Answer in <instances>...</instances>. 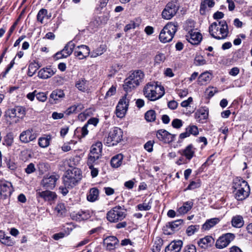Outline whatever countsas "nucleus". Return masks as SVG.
<instances>
[{
  "label": "nucleus",
  "mask_w": 252,
  "mask_h": 252,
  "mask_svg": "<svg viewBox=\"0 0 252 252\" xmlns=\"http://www.w3.org/2000/svg\"><path fill=\"white\" fill-rule=\"evenodd\" d=\"M143 94L148 100L154 101L161 98L165 94V90L158 82H150L145 86Z\"/></svg>",
  "instance_id": "obj_1"
},
{
  "label": "nucleus",
  "mask_w": 252,
  "mask_h": 252,
  "mask_svg": "<svg viewBox=\"0 0 252 252\" xmlns=\"http://www.w3.org/2000/svg\"><path fill=\"white\" fill-rule=\"evenodd\" d=\"M209 32L215 39H224L228 34L227 24L224 20L214 22L209 26Z\"/></svg>",
  "instance_id": "obj_2"
},
{
  "label": "nucleus",
  "mask_w": 252,
  "mask_h": 252,
  "mask_svg": "<svg viewBox=\"0 0 252 252\" xmlns=\"http://www.w3.org/2000/svg\"><path fill=\"white\" fill-rule=\"evenodd\" d=\"M144 77V73L140 70H136L130 72L127 77L125 80L123 88L126 92H130L132 90L140 85Z\"/></svg>",
  "instance_id": "obj_3"
},
{
  "label": "nucleus",
  "mask_w": 252,
  "mask_h": 252,
  "mask_svg": "<svg viewBox=\"0 0 252 252\" xmlns=\"http://www.w3.org/2000/svg\"><path fill=\"white\" fill-rule=\"evenodd\" d=\"M233 187L237 200H243L249 196L250 189L246 181L242 179H236L234 181Z\"/></svg>",
  "instance_id": "obj_4"
},
{
  "label": "nucleus",
  "mask_w": 252,
  "mask_h": 252,
  "mask_svg": "<svg viewBox=\"0 0 252 252\" xmlns=\"http://www.w3.org/2000/svg\"><path fill=\"white\" fill-rule=\"evenodd\" d=\"M82 178L81 171L77 168L67 170L63 176V185L68 188H73L76 186Z\"/></svg>",
  "instance_id": "obj_5"
},
{
  "label": "nucleus",
  "mask_w": 252,
  "mask_h": 252,
  "mask_svg": "<svg viewBox=\"0 0 252 252\" xmlns=\"http://www.w3.org/2000/svg\"><path fill=\"white\" fill-rule=\"evenodd\" d=\"M177 23L169 22L163 28L160 32L159 39L164 43L171 41L177 31Z\"/></svg>",
  "instance_id": "obj_6"
},
{
  "label": "nucleus",
  "mask_w": 252,
  "mask_h": 252,
  "mask_svg": "<svg viewBox=\"0 0 252 252\" xmlns=\"http://www.w3.org/2000/svg\"><path fill=\"white\" fill-rule=\"evenodd\" d=\"M123 130L118 127H114L111 129L104 142L108 146H114L117 145L123 140Z\"/></svg>",
  "instance_id": "obj_7"
},
{
  "label": "nucleus",
  "mask_w": 252,
  "mask_h": 252,
  "mask_svg": "<svg viewBox=\"0 0 252 252\" xmlns=\"http://www.w3.org/2000/svg\"><path fill=\"white\" fill-rule=\"evenodd\" d=\"M126 215V210L120 206H117L107 212V219L111 222H117L123 220Z\"/></svg>",
  "instance_id": "obj_8"
},
{
  "label": "nucleus",
  "mask_w": 252,
  "mask_h": 252,
  "mask_svg": "<svg viewBox=\"0 0 252 252\" xmlns=\"http://www.w3.org/2000/svg\"><path fill=\"white\" fill-rule=\"evenodd\" d=\"M179 7L177 0H172L168 2L162 12V18L165 20L171 19L176 14Z\"/></svg>",
  "instance_id": "obj_9"
},
{
  "label": "nucleus",
  "mask_w": 252,
  "mask_h": 252,
  "mask_svg": "<svg viewBox=\"0 0 252 252\" xmlns=\"http://www.w3.org/2000/svg\"><path fill=\"white\" fill-rule=\"evenodd\" d=\"M130 96L126 94L121 98L117 105L116 114L118 117L123 118L125 116L129 105Z\"/></svg>",
  "instance_id": "obj_10"
},
{
  "label": "nucleus",
  "mask_w": 252,
  "mask_h": 252,
  "mask_svg": "<svg viewBox=\"0 0 252 252\" xmlns=\"http://www.w3.org/2000/svg\"><path fill=\"white\" fill-rule=\"evenodd\" d=\"M59 179V176L57 174L47 175L43 177L41 184L44 188L52 189L55 187Z\"/></svg>",
  "instance_id": "obj_11"
},
{
  "label": "nucleus",
  "mask_w": 252,
  "mask_h": 252,
  "mask_svg": "<svg viewBox=\"0 0 252 252\" xmlns=\"http://www.w3.org/2000/svg\"><path fill=\"white\" fill-rule=\"evenodd\" d=\"M14 189L11 182L4 179L0 180V195L4 198L10 196Z\"/></svg>",
  "instance_id": "obj_12"
},
{
  "label": "nucleus",
  "mask_w": 252,
  "mask_h": 252,
  "mask_svg": "<svg viewBox=\"0 0 252 252\" xmlns=\"http://www.w3.org/2000/svg\"><path fill=\"white\" fill-rule=\"evenodd\" d=\"M235 236L232 233H226L220 237L216 243V247L218 249H223L227 247L233 240Z\"/></svg>",
  "instance_id": "obj_13"
},
{
  "label": "nucleus",
  "mask_w": 252,
  "mask_h": 252,
  "mask_svg": "<svg viewBox=\"0 0 252 252\" xmlns=\"http://www.w3.org/2000/svg\"><path fill=\"white\" fill-rule=\"evenodd\" d=\"M75 47V43L72 41H69L61 51L56 54L55 57L57 59H60L68 57L72 53Z\"/></svg>",
  "instance_id": "obj_14"
},
{
  "label": "nucleus",
  "mask_w": 252,
  "mask_h": 252,
  "mask_svg": "<svg viewBox=\"0 0 252 252\" xmlns=\"http://www.w3.org/2000/svg\"><path fill=\"white\" fill-rule=\"evenodd\" d=\"M183 220H176L168 222L166 226L163 227V230L164 234L171 235L175 231L179 229V227L182 224Z\"/></svg>",
  "instance_id": "obj_15"
},
{
  "label": "nucleus",
  "mask_w": 252,
  "mask_h": 252,
  "mask_svg": "<svg viewBox=\"0 0 252 252\" xmlns=\"http://www.w3.org/2000/svg\"><path fill=\"white\" fill-rule=\"evenodd\" d=\"M176 135L172 134L164 129H159L157 132V137L165 143H169L173 141Z\"/></svg>",
  "instance_id": "obj_16"
},
{
  "label": "nucleus",
  "mask_w": 252,
  "mask_h": 252,
  "mask_svg": "<svg viewBox=\"0 0 252 252\" xmlns=\"http://www.w3.org/2000/svg\"><path fill=\"white\" fill-rule=\"evenodd\" d=\"M187 40L193 45L198 44L202 39V36L201 34L196 31V30L193 31V32L188 33L186 35Z\"/></svg>",
  "instance_id": "obj_17"
},
{
  "label": "nucleus",
  "mask_w": 252,
  "mask_h": 252,
  "mask_svg": "<svg viewBox=\"0 0 252 252\" xmlns=\"http://www.w3.org/2000/svg\"><path fill=\"white\" fill-rule=\"evenodd\" d=\"M90 49L88 46L84 45L78 46L75 48L74 55L80 60L87 57L90 54Z\"/></svg>",
  "instance_id": "obj_18"
},
{
  "label": "nucleus",
  "mask_w": 252,
  "mask_h": 252,
  "mask_svg": "<svg viewBox=\"0 0 252 252\" xmlns=\"http://www.w3.org/2000/svg\"><path fill=\"white\" fill-rule=\"evenodd\" d=\"M214 243L215 239L209 235L206 236L197 241L198 246L202 249H207L213 246Z\"/></svg>",
  "instance_id": "obj_19"
},
{
  "label": "nucleus",
  "mask_w": 252,
  "mask_h": 252,
  "mask_svg": "<svg viewBox=\"0 0 252 252\" xmlns=\"http://www.w3.org/2000/svg\"><path fill=\"white\" fill-rule=\"evenodd\" d=\"M36 135L33 132L32 129H28L23 131L20 135V141L24 143H27L35 139Z\"/></svg>",
  "instance_id": "obj_20"
},
{
  "label": "nucleus",
  "mask_w": 252,
  "mask_h": 252,
  "mask_svg": "<svg viewBox=\"0 0 252 252\" xmlns=\"http://www.w3.org/2000/svg\"><path fill=\"white\" fill-rule=\"evenodd\" d=\"M75 87L80 91L89 94L91 92L89 87V82L85 78H81L76 82Z\"/></svg>",
  "instance_id": "obj_21"
},
{
  "label": "nucleus",
  "mask_w": 252,
  "mask_h": 252,
  "mask_svg": "<svg viewBox=\"0 0 252 252\" xmlns=\"http://www.w3.org/2000/svg\"><path fill=\"white\" fill-rule=\"evenodd\" d=\"M183 246L181 240L171 242L165 248V252H180Z\"/></svg>",
  "instance_id": "obj_22"
},
{
  "label": "nucleus",
  "mask_w": 252,
  "mask_h": 252,
  "mask_svg": "<svg viewBox=\"0 0 252 252\" xmlns=\"http://www.w3.org/2000/svg\"><path fill=\"white\" fill-rule=\"evenodd\" d=\"M9 114L11 117H18L23 118L26 114L25 108L17 106L9 110Z\"/></svg>",
  "instance_id": "obj_23"
},
{
  "label": "nucleus",
  "mask_w": 252,
  "mask_h": 252,
  "mask_svg": "<svg viewBox=\"0 0 252 252\" xmlns=\"http://www.w3.org/2000/svg\"><path fill=\"white\" fill-rule=\"evenodd\" d=\"M118 239L114 236L107 237L103 240V243L106 246L107 249L111 250L115 249L116 245L118 244Z\"/></svg>",
  "instance_id": "obj_24"
},
{
  "label": "nucleus",
  "mask_w": 252,
  "mask_h": 252,
  "mask_svg": "<svg viewBox=\"0 0 252 252\" xmlns=\"http://www.w3.org/2000/svg\"><path fill=\"white\" fill-rule=\"evenodd\" d=\"M208 117V110L207 109L201 108L198 109L195 113V118L196 121L200 123H203Z\"/></svg>",
  "instance_id": "obj_25"
},
{
  "label": "nucleus",
  "mask_w": 252,
  "mask_h": 252,
  "mask_svg": "<svg viewBox=\"0 0 252 252\" xmlns=\"http://www.w3.org/2000/svg\"><path fill=\"white\" fill-rule=\"evenodd\" d=\"M36 196L37 197H41L45 201L53 200L57 197V195L55 192L49 190L37 192Z\"/></svg>",
  "instance_id": "obj_26"
},
{
  "label": "nucleus",
  "mask_w": 252,
  "mask_h": 252,
  "mask_svg": "<svg viewBox=\"0 0 252 252\" xmlns=\"http://www.w3.org/2000/svg\"><path fill=\"white\" fill-rule=\"evenodd\" d=\"M194 149L191 144L188 145L185 149L179 153L184 156L188 160H190L194 155Z\"/></svg>",
  "instance_id": "obj_27"
},
{
  "label": "nucleus",
  "mask_w": 252,
  "mask_h": 252,
  "mask_svg": "<svg viewBox=\"0 0 252 252\" xmlns=\"http://www.w3.org/2000/svg\"><path fill=\"white\" fill-rule=\"evenodd\" d=\"M55 72L50 67H46L41 69L38 72V76L42 79H47L52 76Z\"/></svg>",
  "instance_id": "obj_28"
},
{
  "label": "nucleus",
  "mask_w": 252,
  "mask_h": 252,
  "mask_svg": "<svg viewBox=\"0 0 252 252\" xmlns=\"http://www.w3.org/2000/svg\"><path fill=\"white\" fill-rule=\"evenodd\" d=\"M215 5L214 0H202L200 6V13L204 15L206 13L207 6L209 8L213 7Z\"/></svg>",
  "instance_id": "obj_29"
},
{
  "label": "nucleus",
  "mask_w": 252,
  "mask_h": 252,
  "mask_svg": "<svg viewBox=\"0 0 252 252\" xmlns=\"http://www.w3.org/2000/svg\"><path fill=\"white\" fill-rule=\"evenodd\" d=\"M74 219L77 221H82L89 219L91 217L90 212L88 210L79 211L75 216H73Z\"/></svg>",
  "instance_id": "obj_30"
},
{
  "label": "nucleus",
  "mask_w": 252,
  "mask_h": 252,
  "mask_svg": "<svg viewBox=\"0 0 252 252\" xmlns=\"http://www.w3.org/2000/svg\"><path fill=\"white\" fill-rule=\"evenodd\" d=\"M102 149V143L98 141L92 146L90 153L92 155H97L100 157L101 155Z\"/></svg>",
  "instance_id": "obj_31"
},
{
  "label": "nucleus",
  "mask_w": 252,
  "mask_h": 252,
  "mask_svg": "<svg viewBox=\"0 0 252 252\" xmlns=\"http://www.w3.org/2000/svg\"><path fill=\"white\" fill-rule=\"evenodd\" d=\"M220 219L217 218L207 220L202 225V228L205 230H209L210 228L218 223Z\"/></svg>",
  "instance_id": "obj_32"
},
{
  "label": "nucleus",
  "mask_w": 252,
  "mask_h": 252,
  "mask_svg": "<svg viewBox=\"0 0 252 252\" xmlns=\"http://www.w3.org/2000/svg\"><path fill=\"white\" fill-rule=\"evenodd\" d=\"M193 204V202L191 201L185 202L183 205L178 209V213L181 215L187 213L192 208Z\"/></svg>",
  "instance_id": "obj_33"
},
{
  "label": "nucleus",
  "mask_w": 252,
  "mask_h": 252,
  "mask_svg": "<svg viewBox=\"0 0 252 252\" xmlns=\"http://www.w3.org/2000/svg\"><path fill=\"white\" fill-rule=\"evenodd\" d=\"M123 155L122 154H118L112 158L111 160V164L112 167L118 168L122 164Z\"/></svg>",
  "instance_id": "obj_34"
},
{
  "label": "nucleus",
  "mask_w": 252,
  "mask_h": 252,
  "mask_svg": "<svg viewBox=\"0 0 252 252\" xmlns=\"http://www.w3.org/2000/svg\"><path fill=\"white\" fill-rule=\"evenodd\" d=\"M98 189L95 188H92L87 195V200L90 202H94L98 199Z\"/></svg>",
  "instance_id": "obj_35"
},
{
  "label": "nucleus",
  "mask_w": 252,
  "mask_h": 252,
  "mask_svg": "<svg viewBox=\"0 0 252 252\" xmlns=\"http://www.w3.org/2000/svg\"><path fill=\"white\" fill-rule=\"evenodd\" d=\"M84 108V105L81 103H78L69 107L65 111L67 115H70L74 113H77Z\"/></svg>",
  "instance_id": "obj_36"
},
{
  "label": "nucleus",
  "mask_w": 252,
  "mask_h": 252,
  "mask_svg": "<svg viewBox=\"0 0 252 252\" xmlns=\"http://www.w3.org/2000/svg\"><path fill=\"white\" fill-rule=\"evenodd\" d=\"M88 124H85L82 127H77L75 131V135L80 138L84 137L88 134Z\"/></svg>",
  "instance_id": "obj_37"
},
{
  "label": "nucleus",
  "mask_w": 252,
  "mask_h": 252,
  "mask_svg": "<svg viewBox=\"0 0 252 252\" xmlns=\"http://www.w3.org/2000/svg\"><path fill=\"white\" fill-rule=\"evenodd\" d=\"M65 96V94L62 90L57 89L53 91L50 94V97L54 101L59 100Z\"/></svg>",
  "instance_id": "obj_38"
},
{
  "label": "nucleus",
  "mask_w": 252,
  "mask_h": 252,
  "mask_svg": "<svg viewBox=\"0 0 252 252\" xmlns=\"http://www.w3.org/2000/svg\"><path fill=\"white\" fill-rule=\"evenodd\" d=\"M211 74L208 72L201 73L198 77V83L200 85H204L209 82L211 80Z\"/></svg>",
  "instance_id": "obj_39"
},
{
  "label": "nucleus",
  "mask_w": 252,
  "mask_h": 252,
  "mask_svg": "<svg viewBox=\"0 0 252 252\" xmlns=\"http://www.w3.org/2000/svg\"><path fill=\"white\" fill-rule=\"evenodd\" d=\"M109 19V15L108 14L103 15L96 17L93 23L95 26L98 27L101 25L106 24Z\"/></svg>",
  "instance_id": "obj_40"
},
{
  "label": "nucleus",
  "mask_w": 252,
  "mask_h": 252,
  "mask_svg": "<svg viewBox=\"0 0 252 252\" xmlns=\"http://www.w3.org/2000/svg\"><path fill=\"white\" fill-rule=\"evenodd\" d=\"M231 223L233 226L240 228L244 224L243 217L240 215L234 216L231 220Z\"/></svg>",
  "instance_id": "obj_41"
},
{
  "label": "nucleus",
  "mask_w": 252,
  "mask_h": 252,
  "mask_svg": "<svg viewBox=\"0 0 252 252\" xmlns=\"http://www.w3.org/2000/svg\"><path fill=\"white\" fill-rule=\"evenodd\" d=\"M152 202V198L148 201L145 200L143 203L138 204L137 207L140 211H148L151 209Z\"/></svg>",
  "instance_id": "obj_42"
},
{
  "label": "nucleus",
  "mask_w": 252,
  "mask_h": 252,
  "mask_svg": "<svg viewBox=\"0 0 252 252\" xmlns=\"http://www.w3.org/2000/svg\"><path fill=\"white\" fill-rule=\"evenodd\" d=\"M51 136L49 135L40 137L38 139V145L42 148H46L50 145Z\"/></svg>",
  "instance_id": "obj_43"
},
{
  "label": "nucleus",
  "mask_w": 252,
  "mask_h": 252,
  "mask_svg": "<svg viewBox=\"0 0 252 252\" xmlns=\"http://www.w3.org/2000/svg\"><path fill=\"white\" fill-rule=\"evenodd\" d=\"M55 212L58 216H63L66 212V208L64 204L59 203L55 208Z\"/></svg>",
  "instance_id": "obj_44"
},
{
  "label": "nucleus",
  "mask_w": 252,
  "mask_h": 252,
  "mask_svg": "<svg viewBox=\"0 0 252 252\" xmlns=\"http://www.w3.org/2000/svg\"><path fill=\"white\" fill-rule=\"evenodd\" d=\"M156 114L154 110L148 111L145 114V118L148 122H154L156 120Z\"/></svg>",
  "instance_id": "obj_45"
},
{
  "label": "nucleus",
  "mask_w": 252,
  "mask_h": 252,
  "mask_svg": "<svg viewBox=\"0 0 252 252\" xmlns=\"http://www.w3.org/2000/svg\"><path fill=\"white\" fill-rule=\"evenodd\" d=\"M184 29L188 32V33L192 32L193 31H195L194 22L192 20L187 21L184 26Z\"/></svg>",
  "instance_id": "obj_46"
},
{
  "label": "nucleus",
  "mask_w": 252,
  "mask_h": 252,
  "mask_svg": "<svg viewBox=\"0 0 252 252\" xmlns=\"http://www.w3.org/2000/svg\"><path fill=\"white\" fill-rule=\"evenodd\" d=\"M39 67V66L37 63H30L29 66L28 75L29 76H33Z\"/></svg>",
  "instance_id": "obj_47"
},
{
  "label": "nucleus",
  "mask_w": 252,
  "mask_h": 252,
  "mask_svg": "<svg viewBox=\"0 0 252 252\" xmlns=\"http://www.w3.org/2000/svg\"><path fill=\"white\" fill-rule=\"evenodd\" d=\"M106 50L105 45H101L95 50L94 52L93 53L92 57L95 58L100 56L105 52Z\"/></svg>",
  "instance_id": "obj_48"
},
{
  "label": "nucleus",
  "mask_w": 252,
  "mask_h": 252,
  "mask_svg": "<svg viewBox=\"0 0 252 252\" xmlns=\"http://www.w3.org/2000/svg\"><path fill=\"white\" fill-rule=\"evenodd\" d=\"M100 157L98 156L92 155L90 153L87 161V164L89 167H92L94 163Z\"/></svg>",
  "instance_id": "obj_49"
},
{
  "label": "nucleus",
  "mask_w": 252,
  "mask_h": 252,
  "mask_svg": "<svg viewBox=\"0 0 252 252\" xmlns=\"http://www.w3.org/2000/svg\"><path fill=\"white\" fill-rule=\"evenodd\" d=\"M47 14V10L46 9L42 8L40 9L37 15V21L41 23H43V21L45 16Z\"/></svg>",
  "instance_id": "obj_50"
},
{
  "label": "nucleus",
  "mask_w": 252,
  "mask_h": 252,
  "mask_svg": "<svg viewBox=\"0 0 252 252\" xmlns=\"http://www.w3.org/2000/svg\"><path fill=\"white\" fill-rule=\"evenodd\" d=\"M199 228V225H190L187 228L186 232L189 236H191L193 235L195 232L197 231Z\"/></svg>",
  "instance_id": "obj_51"
},
{
  "label": "nucleus",
  "mask_w": 252,
  "mask_h": 252,
  "mask_svg": "<svg viewBox=\"0 0 252 252\" xmlns=\"http://www.w3.org/2000/svg\"><path fill=\"white\" fill-rule=\"evenodd\" d=\"M2 244H4L7 246H12L14 245L15 242L13 241L11 237L6 235L4 239L1 240Z\"/></svg>",
  "instance_id": "obj_52"
},
{
  "label": "nucleus",
  "mask_w": 252,
  "mask_h": 252,
  "mask_svg": "<svg viewBox=\"0 0 252 252\" xmlns=\"http://www.w3.org/2000/svg\"><path fill=\"white\" fill-rule=\"evenodd\" d=\"M186 130L188 131L189 135H196L198 134V128L195 126H189L186 128Z\"/></svg>",
  "instance_id": "obj_53"
},
{
  "label": "nucleus",
  "mask_w": 252,
  "mask_h": 252,
  "mask_svg": "<svg viewBox=\"0 0 252 252\" xmlns=\"http://www.w3.org/2000/svg\"><path fill=\"white\" fill-rule=\"evenodd\" d=\"M200 186V182L199 180L196 181H191L187 189L192 190L199 188Z\"/></svg>",
  "instance_id": "obj_54"
},
{
  "label": "nucleus",
  "mask_w": 252,
  "mask_h": 252,
  "mask_svg": "<svg viewBox=\"0 0 252 252\" xmlns=\"http://www.w3.org/2000/svg\"><path fill=\"white\" fill-rule=\"evenodd\" d=\"M36 99L41 102H45L47 99V94L44 92H38L36 91Z\"/></svg>",
  "instance_id": "obj_55"
},
{
  "label": "nucleus",
  "mask_w": 252,
  "mask_h": 252,
  "mask_svg": "<svg viewBox=\"0 0 252 252\" xmlns=\"http://www.w3.org/2000/svg\"><path fill=\"white\" fill-rule=\"evenodd\" d=\"M172 126L174 128H180L183 126V122L179 119H175L172 122Z\"/></svg>",
  "instance_id": "obj_56"
},
{
  "label": "nucleus",
  "mask_w": 252,
  "mask_h": 252,
  "mask_svg": "<svg viewBox=\"0 0 252 252\" xmlns=\"http://www.w3.org/2000/svg\"><path fill=\"white\" fill-rule=\"evenodd\" d=\"M183 252H196V248L193 245H188L184 248Z\"/></svg>",
  "instance_id": "obj_57"
},
{
  "label": "nucleus",
  "mask_w": 252,
  "mask_h": 252,
  "mask_svg": "<svg viewBox=\"0 0 252 252\" xmlns=\"http://www.w3.org/2000/svg\"><path fill=\"white\" fill-rule=\"evenodd\" d=\"M165 60V57L162 53H159L157 55L155 58V62L157 63H160L161 62H164Z\"/></svg>",
  "instance_id": "obj_58"
},
{
  "label": "nucleus",
  "mask_w": 252,
  "mask_h": 252,
  "mask_svg": "<svg viewBox=\"0 0 252 252\" xmlns=\"http://www.w3.org/2000/svg\"><path fill=\"white\" fill-rule=\"evenodd\" d=\"M154 142L153 141H149L144 145V149L149 152L153 151V148Z\"/></svg>",
  "instance_id": "obj_59"
},
{
  "label": "nucleus",
  "mask_w": 252,
  "mask_h": 252,
  "mask_svg": "<svg viewBox=\"0 0 252 252\" xmlns=\"http://www.w3.org/2000/svg\"><path fill=\"white\" fill-rule=\"evenodd\" d=\"M176 92L180 97H184L188 94V90L187 89H177Z\"/></svg>",
  "instance_id": "obj_60"
},
{
  "label": "nucleus",
  "mask_w": 252,
  "mask_h": 252,
  "mask_svg": "<svg viewBox=\"0 0 252 252\" xmlns=\"http://www.w3.org/2000/svg\"><path fill=\"white\" fill-rule=\"evenodd\" d=\"M116 92V87L114 86H111V87L107 92L105 97L107 98L110 97L115 94Z\"/></svg>",
  "instance_id": "obj_61"
},
{
  "label": "nucleus",
  "mask_w": 252,
  "mask_h": 252,
  "mask_svg": "<svg viewBox=\"0 0 252 252\" xmlns=\"http://www.w3.org/2000/svg\"><path fill=\"white\" fill-rule=\"evenodd\" d=\"M35 171V166L33 163H30L25 169V172L27 174H31Z\"/></svg>",
  "instance_id": "obj_62"
},
{
  "label": "nucleus",
  "mask_w": 252,
  "mask_h": 252,
  "mask_svg": "<svg viewBox=\"0 0 252 252\" xmlns=\"http://www.w3.org/2000/svg\"><path fill=\"white\" fill-rule=\"evenodd\" d=\"M195 62L198 65H203L206 63V61L202 57H196L195 58Z\"/></svg>",
  "instance_id": "obj_63"
},
{
  "label": "nucleus",
  "mask_w": 252,
  "mask_h": 252,
  "mask_svg": "<svg viewBox=\"0 0 252 252\" xmlns=\"http://www.w3.org/2000/svg\"><path fill=\"white\" fill-rule=\"evenodd\" d=\"M178 106V103L175 100H171L168 103V107L172 110L176 109Z\"/></svg>",
  "instance_id": "obj_64"
}]
</instances>
